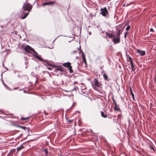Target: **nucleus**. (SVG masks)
<instances>
[{
	"mask_svg": "<svg viewBox=\"0 0 156 156\" xmlns=\"http://www.w3.org/2000/svg\"><path fill=\"white\" fill-rule=\"evenodd\" d=\"M19 127L20 128H21L23 129H25L26 128V127L25 126H19Z\"/></svg>",
	"mask_w": 156,
	"mask_h": 156,
	"instance_id": "26",
	"label": "nucleus"
},
{
	"mask_svg": "<svg viewBox=\"0 0 156 156\" xmlns=\"http://www.w3.org/2000/svg\"><path fill=\"white\" fill-rule=\"evenodd\" d=\"M112 100H113V102H114V103L115 104H116V101H115L114 99V98H112Z\"/></svg>",
	"mask_w": 156,
	"mask_h": 156,
	"instance_id": "32",
	"label": "nucleus"
},
{
	"mask_svg": "<svg viewBox=\"0 0 156 156\" xmlns=\"http://www.w3.org/2000/svg\"><path fill=\"white\" fill-rule=\"evenodd\" d=\"M124 6V5H123V6Z\"/></svg>",
	"mask_w": 156,
	"mask_h": 156,
	"instance_id": "47",
	"label": "nucleus"
},
{
	"mask_svg": "<svg viewBox=\"0 0 156 156\" xmlns=\"http://www.w3.org/2000/svg\"><path fill=\"white\" fill-rule=\"evenodd\" d=\"M132 68L131 72H134L135 71V66L134 64L131 65Z\"/></svg>",
	"mask_w": 156,
	"mask_h": 156,
	"instance_id": "19",
	"label": "nucleus"
},
{
	"mask_svg": "<svg viewBox=\"0 0 156 156\" xmlns=\"http://www.w3.org/2000/svg\"><path fill=\"white\" fill-rule=\"evenodd\" d=\"M103 77L105 80H107L108 79V76L106 74H104L103 75Z\"/></svg>",
	"mask_w": 156,
	"mask_h": 156,
	"instance_id": "20",
	"label": "nucleus"
},
{
	"mask_svg": "<svg viewBox=\"0 0 156 156\" xmlns=\"http://www.w3.org/2000/svg\"><path fill=\"white\" fill-rule=\"evenodd\" d=\"M32 8V5L29 3L25 2L22 8L23 9V13L24 12V11L27 10L28 12H30Z\"/></svg>",
	"mask_w": 156,
	"mask_h": 156,
	"instance_id": "2",
	"label": "nucleus"
},
{
	"mask_svg": "<svg viewBox=\"0 0 156 156\" xmlns=\"http://www.w3.org/2000/svg\"><path fill=\"white\" fill-rule=\"evenodd\" d=\"M68 121L69 122V123H70V122H72V121L71 120H69Z\"/></svg>",
	"mask_w": 156,
	"mask_h": 156,
	"instance_id": "39",
	"label": "nucleus"
},
{
	"mask_svg": "<svg viewBox=\"0 0 156 156\" xmlns=\"http://www.w3.org/2000/svg\"><path fill=\"white\" fill-rule=\"evenodd\" d=\"M44 114H45V115H47L48 114H47V113H45V111H44Z\"/></svg>",
	"mask_w": 156,
	"mask_h": 156,
	"instance_id": "40",
	"label": "nucleus"
},
{
	"mask_svg": "<svg viewBox=\"0 0 156 156\" xmlns=\"http://www.w3.org/2000/svg\"><path fill=\"white\" fill-rule=\"evenodd\" d=\"M150 31H154V30H153V29H152V28H151L150 29Z\"/></svg>",
	"mask_w": 156,
	"mask_h": 156,
	"instance_id": "37",
	"label": "nucleus"
},
{
	"mask_svg": "<svg viewBox=\"0 0 156 156\" xmlns=\"http://www.w3.org/2000/svg\"><path fill=\"white\" fill-rule=\"evenodd\" d=\"M47 69L49 70H51V68H49V67L47 68Z\"/></svg>",
	"mask_w": 156,
	"mask_h": 156,
	"instance_id": "38",
	"label": "nucleus"
},
{
	"mask_svg": "<svg viewBox=\"0 0 156 156\" xmlns=\"http://www.w3.org/2000/svg\"><path fill=\"white\" fill-rule=\"evenodd\" d=\"M86 87L84 84H81V89L82 90H85L86 89Z\"/></svg>",
	"mask_w": 156,
	"mask_h": 156,
	"instance_id": "17",
	"label": "nucleus"
},
{
	"mask_svg": "<svg viewBox=\"0 0 156 156\" xmlns=\"http://www.w3.org/2000/svg\"><path fill=\"white\" fill-rule=\"evenodd\" d=\"M101 116L104 118H106L107 117V115L106 113H105L103 111L101 112Z\"/></svg>",
	"mask_w": 156,
	"mask_h": 156,
	"instance_id": "9",
	"label": "nucleus"
},
{
	"mask_svg": "<svg viewBox=\"0 0 156 156\" xmlns=\"http://www.w3.org/2000/svg\"><path fill=\"white\" fill-rule=\"evenodd\" d=\"M74 83H76V82H74Z\"/></svg>",
	"mask_w": 156,
	"mask_h": 156,
	"instance_id": "46",
	"label": "nucleus"
},
{
	"mask_svg": "<svg viewBox=\"0 0 156 156\" xmlns=\"http://www.w3.org/2000/svg\"><path fill=\"white\" fill-rule=\"evenodd\" d=\"M68 69H69L70 73H72L73 72V71L72 68V66H71L69 67H68Z\"/></svg>",
	"mask_w": 156,
	"mask_h": 156,
	"instance_id": "18",
	"label": "nucleus"
},
{
	"mask_svg": "<svg viewBox=\"0 0 156 156\" xmlns=\"http://www.w3.org/2000/svg\"><path fill=\"white\" fill-rule=\"evenodd\" d=\"M76 58H77V59H78V57L76 56Z\"/></svg>",
	"mask_w": 156,
	"mask_h": 156,
	"instance_id": "42",
	"label": "nucleus"
},
{
	"mask_svg": "<svg viewBox=\"0 0 156 156\" xmlns=\"http://www.w3.org/2000/svg\"><path fill=\"white\" fill-rule=\"evenodd\" d=\"M127 33L128 32L127 31L125 33H124V38H126V37L127 34Z\"/></svg>",
	"mask_w": 156,
	"mask_h": 156,
	"instance_id": "28",
	"label": "nucleus"
},
{
	"mask_svg": "<svg viewBox=\"0 0 156 156\" xmlns=\"http://www.w3.org/2000/svg\"><path fill=\"white\" fill-rule=\"evenodd\" d=\"M155 71H156V69H155Z\"/></svg>",
	"mask_w": 156,
	"mask_h": 156,
	"instance_id": "48",
	"label": "nucleus"
},
{
	"mask_svg": "<svg viewBox=\"0 0 156 156\" xmlns=\"http://www.w3.org/2000/svg\"><path fill=\"white\" fill-rule=\"evenodd\" d=\"M91 33V32H90V33H89L90 34Z\"/></svg>",
	"mask_w": 156,
	"mask_h": 156,
	"instance_id": "43",
	"label": "nucleus"
},
{
	"mask_svg": "<svg viewBox=\"0 0 156 156\" xmlns=\"http://www.w3.org/2000/svg\"><path fill=\"white\" fill-rule=\"evenodd\" d=\"M42 5H49V2H44L43 4Z\"/></svg>",
	"mask_w": 156,
	"mask_h": 156,
	"instance_id": "24",
	"label": "nucleus"
},
{
	"mask_svg": "<svg viewBox=\"0 0 156 156\" xmlns=\"http://www.w3.org/2000/svg\"><path fill=\"white\" fill-rule=\"evenodd\" d=\"M78 89V87L77 86H75L72 89V91L76 90L77 89Z\"/></svg>",
	"mask_w": 156,
	"mask_h": 156,
	"instance_id": "25",
	"label": "nucleus"
},
{
	"mask_svg": "<svg viewBox=\"0 0 156 156\" xmlns=\"http://www.w3.org/2000/svg\"><path fill=\"white\" fill-rule=\"evenodd\" d=\"M81 57H82L83 60L86 59L85 55L83 52H82V53Z\"/></svg>",
	"mask_w": 156,
	"mask_h": 156,
	"instance_id": "21",
	"label": "nucleus"
},
{
	"mask_svg": "<svg viewBox=\"0 0 156 156\" xmlns=\"http://www.w3.org/2000/svg\"><path fill=\"white\" fill-rule=\"evenodd\" d=\"M49 2V5H53L54 4H55V1H51V2Z\"/></svg>",
	"mask_w": 156,
	"mask_h": 156,
	"instance_id": "22",
	"label": "nucleus"
},
{
	"mask_svg": "<svg viewBox=\"0 0 156 156\" xmlns=\"http://www.w3.org/2000/svg\"><path fill=\"white\" fill-rule=\"evenodd\" d=\"M4 84L5 86H6V85L5 84V83H4Z\"/></svg>",
	"mask_w": 156,
	"mask_h": 156,
	"instance_id": "45",
	"label": "nucleus"
},
{
	"mask_svg": "<svg viewBox=\"0 0 156 156\" xmlns=\"http://www.w3.org/2000/svg\"><path fill=\"white\" fill-rule=\"evenodd\" d=\"M131 60H132V58H131V57H129V60L128 61H130Z\"/></svg>",
	"mask_w": 156,
	"mask_h": 156,
	"instance_id": "36",
	"label": "nucleus"
},
{
	"mask_svg": "<svg viewBox=\"0 0 156 156\" xmlns=\"http://www.w3.org/2000/svg\"><path fill=\"white\" fill-rule=\"evenodd\" d=\"M23 50L24 51L27 52L28 53H31L30 51H32L34 53L36 54L35 55H34V56L37 59L42 62H45V61H44V60L42 58H41L38 55V54L37 52H36L34 49H33L32 48H31L29 45H27L26 46V47L23 48Z\"/></svg>",
	"mask_w": 156,
	"mask_h": 156,
	"instance_id": "1",
	"label": "nucleus"
},
{
	"mask_svg": "<svg viewBox=\"0 0 156 156\" xmlns=\"http://www.w3.org/2000/svg\"><path fill=\"white\" fill-rule=\"evenodd\" d=\"M81 92L83 94H86V93L85 92V91H83V90H82Z\"/></svg>",
	"mask_w": 156,
	"mask_h": 156,
	"instance_id": "35",
	"label": "nucleus"
},
{
	"mask_svg": "<svg viewBox=\"0 0 156 156\" xmlns=\"http://www.w3.org/2000/svg\"><path fill=\"white\" fill-rule=\"evenodd\" d=\"M123 30L122 29L119 30L118 31V33L117 35V37H120V34L122 33V32Z\"/></svg>",
	"mask_w": 156,
	"mask_h": 156,
	"instance_id": "14",
	"label": "nucleus"
},
{
	"mask_svg": "<svg viewBox=\"0 0 156 156\" xmlns=\"http://www.w3.org/2000/svg\"><path fill=\"white\" fill-rule=\"evenodd\" d=\"M113 41L114 43H119L120 41V37H117L116 38H114Z\"/></svg>",
	"mask_w": 156,
	"mask_h": 156,
	"instance_id": "6",
	"label": "nucleus"
},
{
	"mask_svg": "<svg viewBox=\"0 0 156 156\" xmlns=\"http://www.w3.org/2000/svg\"><path fill=\"white\" fill-rule=\"evenodd\" d=\"M100 10L101 14L103 16H105L108 15V12L106 7L104 8H101Z\"/></svg>",
	"mask_w": 156,
	"mask_h": 156,
	"instance_id": "4",
	"label": "nucleus"
},
{
	"mask_svg": "<svg viewBox=\"0 0 156 156\" xmlns=\"http://www.w3.org/2000/svg\"><path fill=\"white\" fill-rule=\"evenodd\" d=\"M71 63L69 62H67L63 64V66L65 67H66L67 68L71 66Z\"/></svg>",
	"mask_w": 156,
	"mask_h": 156,
	"instance_id": "8",
	"label": "nucleus"
},
{
	"mask_svg": "<svg viewBox=\"0 0 156 156\" xmlns=\"http://www.w3.org/2000/svg\"><path fill=\"white\" fill-rule=\"evenodd\" d=\"M24 147L23 146L22 144H21L20 145V146L19 147H17V150L18 151H20V150H21V149H23L24 148Z\"/></svg>",
	"mask_w": 156,
	"mask_h": 156,
	"instance_id": "15",
	"label": "nucleus"
},
{
	"mask_svg": "<svg viewBox=\"0 0 156 156\" xmlns=\"http://www.w3.org/2000/svg\"><path fill=\"white\" fill-rule=\"evenodd\" d=\"M115 105L114 107V110L116 111H119L120 110V108L117 106V104H115Z\"/></svg>",
	"mask_w": 156,
	"mask_h": 156,
	"instance_id": "13",
	"label": "nucleus"
},
{
	"mask_svg": "<svg viewBox=\"0 0 156 156\" xmlns=\"http://www.w3.org/2000/svg\"><path fill=\"white\" fill-rule=\"evenodd\" d=\"M130 92H131V95L132 96V97L133 100H134V94H133V92L131 88V87H130Z\"/></svg>",
	"mask_w": 156,
	"mask_h": 156,
	"instance_id": "16",
	"label": "nucleus"
},
{
	"mask_svg": "<svg viewBox=\"0 0 156 156\" xmlns=\"http://www.w3.org/2000/svg\"><path fill=\"white\" fill-rule=\"evenodd\" d=\"M137 52L141 56H143L145 55V52L144 51H141L138 49L137 50Z\"/></svg>",
	"mask_w": 156,
	"mask_h": 156,
	"instance_id": "7",
	"label": "nucleus"
},
{
	"mask_svg": "<svg viewBox=\"0 0 156 156\" xmlns=\"http://www.w3.org/2000/svg\"><path fill=\"white\" fill-rule=\"evenodd\" d=\"M42 151H44L45 152V156H47L48 153V149L47 148H45L44 149L42 150Z\"/></svg>",
	"mask_w": 156,
	"mask_h": 156,
	"instance_id": "11",
	"label": "nucleus"
},
{
	"mask_svg": "<svg viewBox=\"0 0 156 156\" xmlns=\"http://www.w3.org/2000/svg\"><path fill=\"white\" fill-rule=\"evenodd\" d=\"M29 12H27L25 13L23 16H21L20 17L21 19H24L26 18L29 13Z\"/></svg>",
	"mask_w": 156,
	"mask_h": 156,
	"instance_id": "10",
	"label": "nucleus"
},
{
	"mask_svg": "<svg viewBox=\"0 0 156 156\" xmlns=\"http://www.w3.org/2000/svg\"><path fill=\"white\" fill-rule=\"evenodd\" d=\"M47 64H48V66H52L53 65H51V64H48V63H47Z\"/></svg>",
	"mask_w": 156,
	"mask_h": 156,
	"instance_id": "33",
	"label": "nucleus"
},
{
	"mask_svg": "<svg viewBox=\"0 0 156 156\" xmlns=\"http://www.w3.org/2000/svg\"><path fill=\"white\" fill-rule=\"evenodd\" d=\"M130 26H129V25H128L127 26V27L126 28V30H127V31H128V30H129L130 29Z\"/></svg>",
	"mask_w": 156,
	"mask_h": 156,
	"instance_id": "27",
	"label": "nucleus"
},
{
	"mask_svg": "<svg viewBox=\"0 0 156 156\" xmlns=\"http://www.w3.org/2000/svg\"><path fill=\"white\" fill-rule=\"evenodd\" d=\"M101 83L98 81V80L95 78L94 80L93 84H92V86L94 90H97V87H99L101 86Z\"/></svg>",
	"mask_w": 156,
	"mask_h": 156,
	"instance_id": "3",
	"label": "nucleus"
},
{
	"mask_svg": "<svg viewBox=\"0 0 156 156\" xmlns=\"http://www.w3.org/2000/svg\"><path fill=\"white\" fill-rule=\"evenodd\" d=\"M130 62V64H131V65H133V62H132V60H131L130 61H129Z\"/></svg>",
	"mask_w": 156,
	"mask_h": 156,
	"instance_id": "30",
	"label": "nucleus"
},
{
	"mask_svg": "<svg viewBox=\"0 0 156 156\" xmlns=\"http://www.w3.org/2000/svg\"><path fill=\"white\" fill-rule=\"evenodd\" d=\"M106 35L108 36L109 38H111L114 35L112 34H110L109 33L106 32Z\"/></svg>",
	"mask_w": 156,
	"mask_h": 156,
	"instance_id": "12",
	"label": "nucleus"
},
{
	"mask_svg": "<svg viewBox=\"0 0 156 156\" xmlns=\"http://www.w3.org/2000/svg\"><path fill=\"white\" fill-rule=\"evenodd\" d=\"M76 52V51H73V52H72V53H73L74 52Z\"/></svg>",
	"mask_w": 156,
	"mask_h": 156,
	"instance_id": "41",
	"label": "nucleus"
},
{
	"mask_svg": "<svg viewBox=\"0 0 156 156\" xmlns=\"http://www.w3.org/2000/svg\"><path fill=\"white\" fill-rule=\"evenodd\" d=\"M83 62L85 63V65H86L87 62H86V59H83Z\"/></svg>",
	"mask_w": 156,
	"mask_h": 156,
	"instance_id": "29",
	"label": "nucleus"
},
{
	"mask_svg": "<svg viewBox=\"0 0 156 156\" xmlns=\"http://www.w3.org/2000/svg\"><path fill=\"white\" fill-rule=\"evenodd\" d=\"M30 118V117H26V118H24V117H22L21 118V120H26L28 119L29 118Z\"/></svg>",
	"mask_w": 156,
	"mask_h": 156,
	"instance_id": "23",
	"label": "nucleus"
},
{
	"mask_svg": "<svg viewBox=\"0 0 156 156\" xmlns=\"http://www.w3.org/2000/svg\"><path fill=\"white\" fill-rule=\"evenodd\" d=\"M150 148L151 149H152L154 151H155L154 148L153 147H151Z\"/></svg>",
	"mask_w": 156,
	"mask_h": 156,
	"instance_id": "31",
	"label": "nucleus"
},
{
	"mask_svg": "<svg viewBox=\"0 0 156 156\" xmlns=\"http://www.w3.org/2000/svg\"><path fill=\"white\" fill-rule=\"evenodd\" d=\"M47 64H48V66H52L53 65H51V64H48V63H47Z\"/></svg>",
	"mask_w": 156,
	"mask_h": 156,
	"instance_id": "34",
	"label": "nucleus"
},
{
	"mask_svg": "<svg viewBox=\"0 0 156 156\" xmlns=\"http://www.w3.org/2000/svg\"><path fill=\"white\" fill-rule=\"evenodd\" d=\"M4 84L5 86H6V85L5 84V83H4Z\"/></svg>",
	"mask_w": 156,
	"mask_h": 156,
	"instance_id": "44",
	"label": "nucleus"
},
{
	"mask_svg": "<svg viewBox=\"0 0 156 156\" xmlns=\"http://www.w3.org/2000/svg\"><path fill=\"white\" fill-rule=\"evenodd\" d=\"M53 66L57 67V68L55 69V72H57V71H59L61 72H63L64 71L63 69V68L61 66H56L55 65H53Z\"/></svg>",
	"mask_w": 156,
	"mask_h": 156,
	"instance_id": "5",
	"label": "nucleus"
}]
</instances>
